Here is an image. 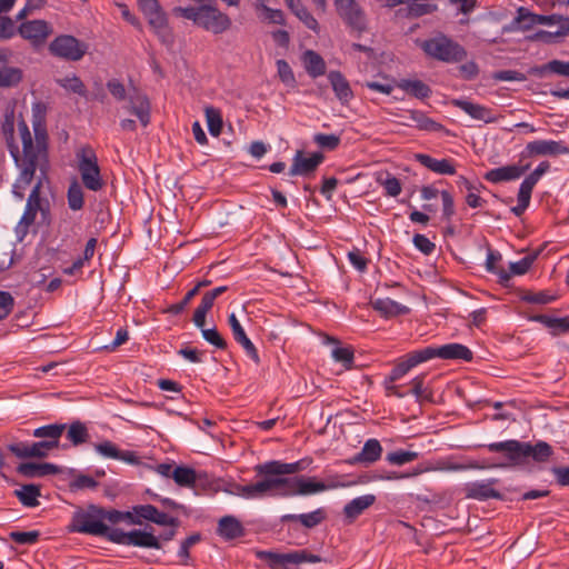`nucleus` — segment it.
<instances>
[{
  "label": "nucleus",
  "instance_id": "1",
  "mask_svg": "<svg viewBox=\"0 0 569 569\" xmlns=\"http://www.w3.org/2000/svg\"><path fill=\"white\" fill-rule=\"evenodd\" d=\"M34 141L24 121L18 123V131L22 142V156L20 154L19 177L13 184V193L22 199L23 190L32 182L37 168L44 173L48 166V133L40 122L34 123Z\"/></svg>",
  "mask_w": 569,
  "mask_h": 569
},
{
  "label": "nucleus",
  "instance_id": "2",
  "mask_svg": "<svg viewBox=\"0 0 569 569\" xmlns=\"http://www.w3.org/2000/svg\"><path fill=\"white\" fill-rule=\"evenodd\" d=\"M302 469L301 462L286 463L278 460L257 465L254 471L258 476H264L267 493L279 497L299 495V477L286 478L284 475H293Z\"/></svg>",
  "mask_w": 569,
  "mask_h": 569
},
{
  "label": "nucleus",
  "instance_id": "3",
  "mask_svg": "<svg viewBox=\"0 0 569 569\" xmlns=\"http://www.w3.org/2000/svg\"><path fill=\"white\" fill-rule=\"evenodd\" d=\"M172 11L176 16L191 20L196 26L213 34H221L228 31L232 24L227 13L211 4H201L197 8L176 7Z\"/></svg>",
  "mask_w": 569,
  "mask_h": 569
},
{
  "label": "nucleus",
  "instance_id": "4",
  "mask_svg": "<svg viewBox=\"0 0 569 569\" xmlns=\"http://www.w3.org/2000/svg\"><path fill=\"white\" fill-rule=\"evenodd\" d=\"M68 529L70 532L103 537L110 541V533L114 528L104 522L103 508L90 505L73 513Z\"/></svg>",
  "mask_w": 569,
  "mask_h": 569
},
{
  "label": "nucleus",
  "instance_id": "5",
  "mask_svg": "<svg viewBox=\"0 0 569 569\" xmlns=\"http://www.w3.org/2000/svg\"><path fill=\"white\" fill-rule=\"evenodd\" d=\"M107 89L118 101L128 99V110L139 119L143 127H147L150 123V101L138 88L131 87L127 93V89L123 83L118 79H111L107 82Z\"/></svg>",
  "mask_w": 569,
  "mask_h": 569
},
{
  "label": "nucleus",
  "instance_id": "6",
  "mask_svg": "<svg viewBox=\"0 0 569 569\" xmlns=\"http://www.w3.org/2000/svg\"><path fill=\"white\" fill-rule=\"evenodd\" d=\"M420 48L428 57L447 63L460 62L467 57L466 49L443 33L423 40Z\"/></svg>",
  "mask_w": 569,
  "mask_h": 569
},
{
  "label": "nucleus",
  "instance_id": "7",
  "mask_svg": "<svg viewBox=\"0 0 569 569\" xmlns=\"http://www.w3.org/2000/svg\"><path fill=\"white\" fill-rule=\"evenodd\" d=\"M137 3L160 41L167 46L172 44L173 34L169 27L167 14L162 10L159 1L137 0Z\"/></svg>",
  "mask_w": 569,
  "mask_h": 569
},
{
  "label": "nucleus",
  "instance_id": "8",
  "mask_svg": "<svg viewBox=\"0 0 569 569\" xmlns=\"http://www.w3.org/2000/svg\"><path fill=\"white\" fill-rule=\"evenodd\" d=\"M78 170L83 186L91 191H99L104 186L100 173L98 158L90 147H83L77 152Z\"/></svg>",
  "mask_w": 569,
  "mask_h": 569
},
{
  "label": "nucleus",
  "instance_id": "9",
  "mask_svg": "<svg viewBox=\"0 0 569 569\" xmlns=\"http://www.w3.org/2000/svg\"><path fill=\"white\" fill-rule=\"evenodd\" d=\"M258 559L266 561L271 569H286L288 565H300L302 562L317 563L321 557L310 553L307 550H297L288 553H279L269 550H256Z\"/></svg>",
  "mask_w": 569,
  "mask_h": 569
},
{
  "label": "nucleus",
  "instance_id": "10",
  "mask_svg": "<svg viewBox=\"0 0 569 569\" xmlns=\"http://www.w3.org/2000/svg\"><path fill=\"white\" fill-rule=\"evenodd\" d=\"M49 50L54 57L68 61H79L87 53L88 44L73 36L62 34L50 43Z\"/></svg>",
  "mask_w": 569,
  "mask_h": 569
},
{
  "label": "nucleus",
  "instance_id": "11",
  "mask_svg": "<svg viewBox=\"0 0 569 569\" xmlns=\"http://www.w3.org/2000/svg\"><path fill=\"white\" fill-rule=\"evenodd\" d=\"M335 7L339 17L349 28L358 33L368 29L366 12L356 0H335Z\"/></svg>",
  "mask_w": 569,
  "mask_h": 569
},
{
  "label": "nucleus",
  "instance_id": "12",
  "mask_svg": "<svg viewBox=\"0 0 569 569\" xmlns=\"http://www.w3.org/2000/svg\"><path fill=\"white\" fill-rule=\"evenodd\" d=\"M110 541L118 545L134 546L141 548H161L159 538H157L151 531L132 530L124 532L123 530L116 528L110 533Z\"/></svg>",
  "mask_w": 569,
  "mask_h": 569
},
{
  "label": "nucleus",
  "instance_id": "13",
  "mask_svg": "<svg viewBox=\"0 0 569 569\" xmlns=\"http://www.w3.org/2000/svg\"><path fill=\"white\" fill-rule=\"evenodd\" d=\"M41 187L42 182L39 180L33 186L27 199L24 212L17 226V232H21L22 236L27 234L29 227L34 223L38 211H41L43 214L46 212V208L42 206V200L40 197Z\"/></svg>",
  "mask_w": 569,
  "mask_h": 569
},
{
  "label": "nucleus",
  "instance_id": "14",
  "mask_svg": "<svg viewBox=\"0 0 569 569\" xmlns=\"http://www.w3.org/2000/svg\"><path fill=\"white\" fill-rule=\"evenodd\" d=\"M423 350L426 360L433 358L450 360H472V351L461 343H448L440 347H427Z\"/></svg>",
  "mask_w": 569,
  "mask_h": 569
},
{
  "label": "nucleus",
  "instance_id": "15",
  "mask_svg": "<svg viewBox=\"0 0 569 569\" xmlns=\"http://www.w3.org/2000/svg\"><path fill=\"white\" fill-rule=\"evenodd\" d=\"M133 512L136 513V519H132V525H142L143 520H148L164 527L179 526L178 518L171 517L168 513L158 510V508L152 505L134 506Z\"/></svg>",
  "mask_w": 569,
  "mask_h": 569
},
{
  "label": "nucleus",
  "instance_id": "16",
  "mask_svg": "<svg viewBox=\"0 0 569 569\" xmlns=\"http://www.w3.org/2000/svg\"><path fill=\"white\" fill-rule=\"evenodd\" d=\"M560 154H569V146L562 140H535L528 142L525 151L522 152L523 157H557Z\"/></svg>",
  "mask_w": 569,
  "mask_h": 569
},
{
  "label": "nucleus",
  "instance_id": "17",
  "mask_svg": "<svg viewBox=\"0 0 569 569\" xmlns=\"http://www.w3.org/2000/svg\"><path fill=\"white\" fill-rule=\"evenodd\" d=\"M18 33L26 40L30 41L34 47L46 42L52 33V29L44 20H30L22 22L18 27Z\"/></svg>",
  "mask_w": 569,
  "mask_h": 569
},
{
  "label": "nucleus",
  "instance_id": "18",
  "mask_svg": "<svg viewBox=\"0 0 569 569\" xmlns=\"http://www.w3.org/2000/svg\"><path fill=\"white\" fill-rule=\"evenodd\" d=\"M487 448L490 452H503L506 455L508 463H502L500 467L519 465L526 458V442L518 440L492 442Z\"/></svg>",
  "mask_w": 569,
  "mask_h": 569
},
{
  "label": "nucleus",
  "instance_id": "19",
  "mask_svg": "<svg viewBox=\"0 0 569 569\" xmlns=\"http://www.w3.org/2000/svg\"><path fill=\"white\" fill-rule=\"evenodd\" d=\"M54 442H14L8 445V450L20 459L28 458H46L50 450L53 449Z\"/></svg>",
  "mask_w": 569,
  "mask_h": 569
},
{
  "label": "nucleus",
  "instance_id": "20",
  "mask_svg": "<svg viewBox=\"0 0 569 569\" xmlns=\"http://www.w3.org/2000/svg\"><path fill=\"white\" fill-rule=\"evenodd\" d=\"M498 479H488L485 481H475L467 483L465 487L466 497L476 500L499 499L501 493L496 490L495 486Z\"/></svg>",
  "mask_w": 569,
  "mask_h": 569
},
{
  "label": "nucleus",
  "instance_id": "21",
  "mask_svg": "<svg viewBox=\"0 0 569 569\" xmlns=\"http://www.w3.org/2000/svg\"><path fill=\"white\" fill-rule=\"evenodd\" d=\"M325 157L321 152H315L310 157H303L302 151H297L292 166L289 169L290 176H308L316 171L318 166L323 161Z\"/></svg>",
  "mask_w": 569,
  "mask_h": 569
},
{
  "label": "nucleus",
  "instance_id": "22",
  "mask_svg": "<svg viewBox=\"0 0 569 569\" xmlns=\"http://www.w3.org/2000/svg\"><path fill=\"white\" fill-rule=\"evenodd\" d=\"M10 51L0 49V87L9 88L18 86L22 80V70L8 66Z\"/></svg>",
  "mask_w": 569,
  "mask_h": 569
},
{
  "label": "nucleus",
  "instance_id": "23",
  "mask_svg": "<svg viewBox=\"0 0 569 569\" xmlns=\"http://www.w3.org/2000/svg\"><path fill=\"white\" fill-rule=\"evenodd\" d=\"M228 322L231 328L234 340L242 346L248 357L252 359L256 365H259L260 358L257 348L254 347L252 341L247 337L242 326L240 325L234 313H231L228 317Z\"/></svg>",
  "mask_w": 569,
  "mask_h": 569
},
{
  "label": "nucleus",
  "instance_id": "24",
  "mask_svg": "<svg viewBox=\"0 0 569 569\" xmlns=\"http://www.w3.org/2000/svg\"><path fill=\"white\" fill-rule=\"evenodd\" d=\"M375 495H363L349 501L343 507V516L347 525H351L355 520L362 515L365 510L370 508L376 502Z\"/></svg>",
  "mask_w": 569,
  "mask_h": 569
},
{
  "label": "nucleus",
  "instance_id": "25",
  "mask_svg": "<svg viewBox=\"0 0 569 569\" xmlns=\"http://www.w3.org/2000/svg\"><path fill=\"white\" fill-rule=\"evenodd\" d=\"M528 169L529 164L523 167L517 164L503 166L486 172L485 179L492 183L516 180L520 178Z\"/></svg>",
  "mask_w": 569,
  "mask_h": 569
},
{
  "label": "nucleus",
  "instance_id": "26",
  "mask_svg": "<svg viewBox=\"0 0 569 569\" xmlns=\"http://www.w3.org/2000/svg\"><path fill=\"white\" fill-rule=\"evenodd\" d=\"M452 104L476 120H480L486 123H492L497 121V118L492 114L491 109L482 104L473 103L463 99H455L452 100Z\"/></svg>",
  "mask_w": 569,
  "mask_h": 569
},
{
  "label": "nucleus",
  "instance_id": "27",
  "mask_svg": "<svg viewBox=\"0 0 569 569\" xmlns=\"http://www.w3.org/2000/svg\"><path fill=\"white\" fill-rule=\"evenodd\" d=\"M382 455V447L377 439H369L365 442L360 452L350 458L348 462L350 465L361 463L369 466L380 459Z\"/></svg>",
  "mask_w": 569,
  "mask_h": 569
},
{
  "label": "nucleus",
  "instance_id": "28",
  "mask_svg": "<svg viewBox=\"0 0 569 569\" xmlns=\"http://www.w3.org/2000/svg\"><path fill=\"white\" fill-rule=\"evenodd\" d=\"M427 361L425 358L423 350H416L408 353L402 360H400L391 370L389 376L390 381H397L402 378L408 371H410L413 367L418 366Z\"/></svg>",
  "mask_w": 569,
  "mask_h": 569
},
{
  "label": "nucleus",
  "instance_id": "29",
  "mask_svg": "<svg viewBox=\"0 0 569 569\" xmlns=\"http://www.w3.org/2000/svg\"><path fill=\"white\" fill-rule=\"evenodd\" d=\"M217 533L230 541L243 537L246 529L234 516H224L218 521Z\"/></svg>",
  "mask_w": 569,
  "mask_h": 569
},
{
  "label": "nucleus",
  "instance_id": "30",
  "mask_svg": "<svg viewBox=\"0 0 569 569\" xmlns=\"http://www.w3.org/2000/svg\"><path fill=\"white\" fill-rule=\"evenodd\" d=\"M96 451L102 457L122 460L129 463H137L139 458L133 451H122L112 441L106 440L94 445Z\"/></svg>",
  "mask_w": 569,
  "mask_h": 569
},
{
  "label": "nucleus",
  "instance_id": "31",
  "mask_svg": "<svg viewBox=\"0 0 569 569\" xmlns=\"http://www.w3.org/2000/svg\"><path fill=\"white\" fill-rule=\"evenodd\" d=\"M371 307L383 318H393L400 315L409 313L407 306L400 305L390 298L371 299Z\"/></svg>",
  "mask_w": 569,
  "mask_h": 569
},
{
  "label": "nucleus",
  "instance_id": "32",
  "mask_svg": "<svg viewBox=\"0 0 569 569\" xmlns=\"http://www.w3.org/2000/svg\"><path fill=\"white\" fill-rule=\"evenodd\" d=\"M17 471L27 478H37L57 475L60 469L58 466L49 462H22L17 467Z\"/></svg>",
  "mask_w": 569,
  "mask_h": 569
},
{
  "label": "nucleus",
  "instance_id": "33",
  "mask_svg": "<svg viewBox=\"0 0 569 569\" xmlns=\"http://www.w3.org/2000/svg\"><path fill=\"white\" fill-rule=\"evenodd\" d=\"M327 518L326 510L323 508H319L308 513L301 515H283L280 518L282 523L284 522H300L305 528L311 529L319 526Z\"/></svg>",
  "mask_w": 569,
  "mask_h": 569
},
{
  "label": "nucleus",
  "instance_id": "34",
  "mask_svg": "<svg viewBox=\"0 0 569 569\" xmlns=\"http://www.w3.org/2000/svg\"><path fill=\"white\" fill-rule=\"evenodd\" d=\"M416 160L428 168L429 170L439 173V174H449L452 176L456 173V167L451 160L448 159H435L429 154L417 153Z\"/></svg>",
  "mask_w": 569,
  "mask_h": 569
},
{
  "label": "nucleus",
  "instance_id": "35",
  "mask_svg": "<svg viewBox=\"0 0 569 569\" xmlns=\"http://www.w3.org/2000/svg\"><path fill=\"white\" fill-rule=\"evenodd\" d=\"M328 79L339 101L343 104L348 103L352 99L353 92L346 77L340 71H330Z\"/></svg>",
  "mask_w": 569,
  "mask_h": 569
},
{
  "label": "nucleus",
  "instance_id": "36",
  "mask_svg": "<svg viewBox=\"0 0 569 569\" xmlns=\"http://www.w3.org/2000/svg\"><path fill=\"white\" fill-rule=\"evenodd\" d=\"M302 61L307 73L311 78H318L326 73V62L323 58L313 50L305 51Z\"/></svg>",
  "mask_w": 569,
  "mask_h": 569
},
{
  "label": "nucleus",
  "instance_id": "37",
  "mask_svg": "<svg viewBox=\"0 0 569 569\" xmlns=\"http://www.w3.org/2000/svg\"><path fill=\"white\" fill-rule=\"evenodd\" d=\"M1 129L16 166L20 164V150L18 144L14 143V119L12 114H6Z\"/></svg>",
  "mask_w": 569,
  "mask_h": 569
},
{
  "label": "nucleus",
  "instance_id": "38",
  "mask_svg": "<svg viewBox=\"0 0 569 569\" xmlns=\"http://www.w3.org/2000/svg\"><path fill=\"white\" fill-rule=\"evenodd\" d=\"M64 423H52L39 427L33 430L32 436L36 438H43L42 442H54L53 449L58 448L59 439L66 430Z\"/></svg>",
  "mask_w": 569,
  "mask_h": 569
},
{
  "label": "nucleus",
  "instance_id": "39",
  "mask_svg": "<svg viewBox=\"0 0 569 569\" xmlns=\"http://www.w3.org/2000/svg\"><path fill=\"white\" fill-rule=\"evenodd\" d=\"M429 1L430 0H411L409 6L405 10L400 9L398 13H401L406 18H420L430 14L437 11L438 7Z\"/></svg>",
  "mask_w": 569,
  "mask_h": 569
},
{
  "label": "nucleus",
  "instance_id": "40",
  "mask_svg": "<svg viewBox=\"0 0 569 569\" xmlns=\"http://www.w3.org/2000/svg\"><path fill=\"white\" fill-rule=\"evenodd\" d=\"M397 87L417 99H426L431 94L429 86L421 80L401 79Z\"/></svg>",
  "mask_w": 569,
  "mask_h": 569
},
{
  "label": "nucleus",
  "instance_id": "41",
  "mask_svg": "<svg viewBox=\"0 0 569 569\" xmlns=\"http://www.w3.org/2000/svg\"><path fill=\"white\" fill-rule=\"evenodd\" d=\"M529 319L545 325L555 336L569 331V317L552 318L546 315H536Z\"/></svg>",
  "mask_w": 569,
  "mask_h": 569
},
{
  "label": "nucleus",
  "instance_id": "42",
  "mask_svg": "<svg viewBox=\"0 0 569 569\" xmlns=\"http://www.w3.org/2000/svg\"><path fill=\"white\" fill-rule=\"evenodd\" d=\"M233 493L247 499L264 497L268 495L266 477L256 483L236 485Z\"/></svg>",
  "mask_w": 569,
  "mask_h": 569
},
{
  "label": "nucleus",
  "instance_id": "43",
  "mask_svg": "<svg viewBox=\"0 0 569 569\" xmlns=\"http://www.w3.org/2000/svg\"><path fill=\"white\" fill-rule=\"evenodd\" d=\"M536 13L531 12L529 9L525 7H519L517 9V16L511 22V30H530L533 26L537 24L536 18H533Z\"/></svg>",
  "mask_w": 569,
  "mask_h": 569
},
{
  "label": "nucleus",
  "instance_id": "44",
  "mask_svg": "<svg viewBox=\"0 0 569 569\" xmlns=\"http://www.w3.org/2000/svg\"><path fill=\"white\" fill-rule=\"evenodd\" d=\"M14 493L26 507L32 508L39 505L40 488L36 485H24L21 489L16 490Z\"/></svg>",
  "mask_w": 569,
  "mask_h": 569
},
{
  "label": "nucleus",
  "instance_id": "45",
  "mask_svg": "<svg viewBox=\"0 0 569 569\" xmlns=\"http://www.w3.org/2000/svg\"><path fill=\"white\" fill-rule=\"evenodd\" d=\"M67 438L73 446H80L89 440L90 435L87 426L80 420H77L69 426Z\"/></svg>",
  "mask_w": 569,
  "mask_h": 569
},
{
  "label": "nucleus",
  "instance_id": "46",
  "mask_svg": "<svg viewBox=\"0 0 569 569\" xmlns=\"http://www.w3.org/2000/svg\"><path fill=\"white\" fill-rule=\"evenodd\" d=\"M172 479L180 487L191 488L196 483L197 475L190 467L177 466L172 471Z\"/></svg>",
  "mask_w": 569,
  "mask_h": 569
},
{
  "label": "nucleus",
  "instance_id": "47",
  "mask_svg": "<svg viewBox=\"0 0 569 569\" xmlns=\"http://www.w3.org/2000/svg\"><path fill=\"white\" fill-rule=\"evenodd\" d=\"M214 300L209 292H206L202 296L200 305L196 308L192 321L194 326L199 329H202L206 325V317L210 309L213 307Z\"/></svg>",
  "mask_w": 569,
  "mask_h": 569
},
{
  "label": "nucleus",
  "instance_id": "48",
  "mask_svg": "<svg viewBox=\"0 0 569 569\" xmlns=\"http://www.w3.org/2000/svg\"><path fill=\"white\" fill-rule=\"evenodd\" d=\"M501 260V254L498 251H493L490 248L488 249L487 260H486V269L495 273L499 277V282L501 284H506L510 280V273H508L505 269L498 268L496 264Z\"/></svg>",
  "mask_w": 569,
  "mask_h": 569
},
{
  "label": "nucleus",
  "instance_id": "49",
  "mask_svg": "<svg viewBox=\"0 0 569 569\" xmlns=\"http://www.w3.org/2000/svg\"><path fill=\"white\" fill-rule=\"evenodd\" d=\"M335 485L327 486L322 481H317L316 478L299 477V495H312L316 492L325 491L330 488H335Z\"/></svg>",
  "mask_w": 569,
  "mask_h": 569
},
{
  "label": "nucleus",
  "instance_id": "50",
  "mask_svg": "<svg viewBox=\"0 0 569 569\" xmlns=\"http://www.w3.org/2000/svg\"><path fill=\"white\" fill-rule=\"evenodd\" d=\"M552 455V448L545 441H539L535 446L526 442V458L532 457L536 461H546Z\"/></svg>",
  "mask_w": 569,
  "mask_h": 569
},
{
  "label": "nucleus",
  "instance_id": "51",
  "mask_svg": "<svg viewBox=\"0 0 569 569\" xmlns=\"http://www.w3.org/2000/svg\"><path fill=\"white\" fill-rule=\"evenodd\" d=\"M423 382H425L423 375L415 377L410 382V385H411L410 390L407 391V392L413 395L419 402L432 400V392L430 389L425 387Z\"/></svg>",
  "mask_w": 569,
  "mask_h": 569
},
{
  "label": "nucleus",
  "instance_id": "52",
  "mask_svg": "<svg viewBox=\"0 0 569 569\" xmlns=\"http://www.w3.org/2000/svg\"><path fill=\"white\" fill-rule=\"evenodd\" d=\"M542 249L543 248H540V249L533 251L532 253L527 254L526 257H523L519 261L511 262L510 267H509L510 268V272H509L510 276L511 274L522 276V274L527 273L528 270L530 269V267L532 266V263L536 261V259L541 253Z\"/></svg>",
  "mask_w": 569,
  "mask_h": 569
},
{
  "label": "nucleus",
  "instance_id": "53",
  "mask_svg": "<svg viewBox=\"0 0 569 569\" xmlns=\"http://www.w3.org/2000/svg\"><path fill=\"white\" fill-rule=\"evenodd\" d=\"M276 66L280 81L288 88H296L297 80L289 63L283 59H279L277 60Z\"/></svg>",
  "mask_w": 569,
  "mask_h": 569
},
{
  "label": "nucleus",
  "instance_id": "54",
  "mask_svg": "<svg viewBox=\"0 0 569 569\" xmlns=\"http://www.w3.org/2000/svg\"><path fill=\"white\" fill-rule=\"evenodd\" d=\"M410 119L416 123V127L420 130L427 131H440L442 126L435 120L428 118L420 111H410Z\"/></svg>",
  "mask_w": 569,
  "mask_h": 569
},
{
  "label": "nucleus",
  "instance_id": "55",
  "mask_svg": "<svg viewBox=\"0 0 569 569\" xmlns=\"http://www.w3.org/2000/svg\"><path fill=\"white\" fill-rule=\"evenodd\" d=\"M57 82L60 87H62L64 90L69 92L77 93L81 97H84L87 93L84 83L77 76H68L62 79H58Z\"/></svg>",
  "mask_w": 569,
  "mask_h": 569
},
{
  "label": "nucleus",
  "instance_id": "56",
  "mask_svg": "<svg viewBox=\"0 0 569 569\" xmlns=\"http://www.w3.org/2000/svg\"><path fill=\"white\" fill-rule=\"evenodd\" d=\"M313 142L322 150L333 151L339 147L341 139L340 136L335 133H316Z\"/></svg>",
  "mask_w": 569,
  "mask_h": 569
},
{
  "label": "nucleus",
  "instance_id": "57",
  "mask_svg": "<svg viewBox=\"0 0 569 569\" xmlns=\"http://www.w3.org/2000/svg\"><path fill=\"white\" fill-rule=\"evenodd\" d=\"M206 117L209 132L218 137L221 133L223 124L220 111L213 107H208L206 108Z\"/></svg>",
  "mask_w": 569,
  "mask_h": 569
},
{
  "label": "nucleus",
  "instance_id": "58",
  "mask_svg": "<svg viewBox=\"0 0 569 569\" xmlns=\"http://www.w3.org/2000/svg\"><path fill=\"white\" fill-rule=\"evenodd\" d=\"M68 206L71 210L77 211L83 207V192L80 184L74 181L68 189Z\"/></svg>",
  "mask_w": 569,
  "mask_h": 569
},
{
  "label": "nucleus",
  "instance_id": "59",
  "mask_svg": "<svg viewBox=\"0 0 569 569\" xmlns=\"http://www.w3.org/2000/svg\"><path fill=\"white\" fill-rule=\"evenodd\" d=\"M256 9L262 10L266 14V19L270 23H276V24H281V26L286 23L284 14H283L282 10L269 8L267 6V1L257 0Z\"/></svg>",
  "mask_w": 569,
  "mask_h": 569
},
{
  "label": "nucleus",
  "instance_id": "60",
  "mask_svg": "<svg viewBox=\"0 0 569 569\" xmlns=\"http://www.w3.org/2000/svg\"><path fill=\"white\" fill-rule=\"evenodd\" d=\"M418 456V452L415 451L398 450L387 453L386 460L391 465L402 466L416 460Z\"/></svg>",
  "mask_w": 569,
  "mask_h": 569
},
{
  "label": "nucleus",
  "instance_id": "61",
  "mask_svg": "<svg viewBox=\"0 0 569 569\" xmlns=\"http://www.w3.org/2000/svg\"><path fill=\"white\" fill-rule=\"evenodd\" d=\"M201 540V535L199 532H194L187 537L180 545L178 556L181 559L183 565H188L190 559V548L198 543Z\"/></svg>",
  "mask_w": 569,
  "mask_h": 569
},
{
  "label": "nucleus",
  "instance_id": "62",
  "mask_svg": "<svg viewBox=\"0 0 569 569\" xmlns=\"http://www.w3.org/2000/svg\"><path fill=\"white\" fill-rule=\"evenodd\" d=\"M9 537L12 541L19 545H34L40 537L38 530L32 531H11Z\"/></svg>",
  "mask_w": 569,
  "mask_h": 569
},
{
  "label": "nucleus",
  "instance_id": "63",
  "mask_svg": "<svg viewBox=\"0 0 569 569\" xmlns=\"http://www.w3.org/2000/svg\"><path fill=\"white\" fill-rule=\"evenodd\" d=\"M201 333L203 339L210 345L214 346L217 349L224 350L227 348V341L222 338V336L218 332V330L213 327L210 329H206L202 327Z\"/></svg>",
  "mask_w": 569,
  "mask_h": 569
},
{
  "label": "nucleus",
  "instance_id": "64",
  "mask_svg": "<svg viewBox=\"0 0 569 569\" xmlns=\"http://www.w3.org/2000/svg\"><path fill=\"white\" fill-rule=\"evenodd\" d=\"M377 181L381 186H383L387 196L397 197V196L400 194V192H401V183H400L399 179L396 178L395 176H391V174L387 173L386 179H382L381 177H379L377 179Z\"/></svg>",
  "mask_w": 569,
  "mask_h": 569
}]
</instances>
